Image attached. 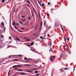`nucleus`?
<instances>
[{
	"label": "nucleus",
	"instance_id": "1",
	"mask_svg": "<svg viewBox=\"0 0 76 76\" xmlns=\"http://www.w3.org/2000/svg\"><path fill=\"white\" fill-rule=\"evenodd\" d=\"M50 61H53L54 60V57L52 56L50 58Z\"/></svg>",
	"mask_w": 76,
	"mask_h": 76
},
{
	"label": "nucleus",
	"instance_id": "2",
	"mask_svg": "<svg viewBox=\"0 0 76 76\" xmlns=\"http://www.w3.org/2000/svg\"><path fill=\"white\" fill-rule=\"evenodd\" d=\"M65 55V53H63L61 54L60 56V57H61V58H62V57H63V58H64V55Z\"/></svg>",
	"mask_w": 76,
	"mask_h": 76
},
{
	"label": "nucleus",
	"instance_id": "3",
	"mask_svg": "<svg viewBox=\"0 0 76 76\" xmlns=\"http://www.w3.org/2000/svg\"><path fill=\"white\" fill-rule=\"evenodd\" d=\"M20 66H22L21 65H15L13 66V68L16 67H19Z\"/></svg>",
	"mask_w": 76,
	"mask_h": 76
},
{
	"label": "nucleus",
	"instance_id": "4",
	"mask_svg": "<svg viewBox=\"0 0 76 76\" xmlns=\"http://www.w3.org/2000/svg\"><path fill=\"white\" fill-rule=\"evenodd\" d=\"M34 42H32L31 43H30V45H34Z\"/></svg>",
	"mask_w": 76,
	"mask_h": 76
},
{
	"label": "nucleus",
	"instance_id": "5",
	"mask_svg": "<svg viewBox=\"0 0 76 76\" xmlns=\"http://www.w3.org/2000/svg\"><path fill=\"white\" fill-rule=\"evenodd\" d=\"M20 75H25V73H20Z\"/></svg>",
	"mask_w": 76,
	"mask_h": 76
},
{
	"label": "nucleus",
	"instance_id": "6",
	"mask_svg": "<svg viewBox=\"0 0 76 76\" xmlns=\"http://www.w3.org/2000/svg\"><path fill=\"white\" fill-rule=\"evenodd\" d=\"M15 38L17 40H18V41H20V39H19L17 37H16Z\"/></svg>",
	"mask_w": 76,
	"mask_h": 76
},
{
	"label": "nucleus",
	"instance_id": "7",
	"mask_svg": "<svg viewBox=\"0 0 76 76\" xmlns=\"http://www.w3.org/2000/svg\"><path fill=\"white\" fill-rule=\"evenodd\" d=\"M1 24L2 25V26H4V23H3V22H2Z\"/></svg>",
	"mask_w": 76,
	"mask_h": 76
},
{
	"label": "nucleus",
	"instance_id": "8",
	"mask_svg": "<svg viewBox=\"0 0 76 76\" xmlns=\"http://www.w3.org/2000/svg\"><path fill=\"white\" fill-rule=\"evenodd\" d=\"M37 26H38V25H36L35 28H34V29H37Z\"/></svg>",
	"mask_w": 76,
	"mask_h": 76
},
{
	"label": "nucleus",
	"instance_id": "9",
	"mask_svg": "<svg viewBox=\"0 0 76 76\" xmlns=\"http://www.w3.org/2000/svg\"><path fill=\"white\" fill-rule=\"evenodd\" d=\"M38 14H39V18H41V15H40V13H39V12H38Z\"/></svg>",
	"mask_w": 76,
	"mask_h": 76
},
{
	"label": "nucleus",
	"instance_id": "10",
	"mask_svg": "<svg viewBox=\"0 0 76 76\" xmlns=\"http://www.w3.org/2000/svg\"><path fill=\"white\" fill-rule=\"evenodd\" d=\"M27 72H29V73H30L31 72H32V71H26Z\"/></svg>",
	"mask_w": 76,
	"mask_h": 76
},
{
	"label": "nucleus",
	"instance_id": "11",
	"mask_svg": "<svg viewBox=\"0 0 76 76\" xmlns=\"http://www.w3.org/2000/svg\"><path fill=\"white\" fill-rule=\"evenodd\" d=\"M24 65L25 66H31V65L29 64H25Z\"/></svg>",
	"mask_w": 76,
	"mask_h": 76
},
{
	"label": "nucleus",
	"instance_id": "12",
	"mask_svg": "<svg viewBox=\"0 0 76 76\" xmlns=\"http://www.w3.org/2000/svg\"><path fill=\"white\" fill-rule=\"evenodd\" d=\"M38 2L39 4H40V6H41V3H40V2H39V1H38Z\"/></svg>",
	"mask_w": 76,
	"mask_h": 76
},
{
	"label": "nucleus",
	"instance_id": "13",
	"mask_svg": "<svg viewBox=\"0 0 76 76\" xmlns=\"http://www.w3.org/2000/svg\"><path fill=\"white\" fill-rule=\"evenodd\" d=\"M9 39H12V37H10L9 38Z\"/></svg>",
	"mask_w": 76,
	"mask_h": 76
},
{
	"label": "nucleus",
	"instance_id": "14",
	"mask_svg": "<svg viewBox=\"0 0 76 76\" xmlns=\"http://www.w3.org/2000/svg\"><path fill=\"white\" fill-rule=\"evenodd\" d=\"M18 71H23L22 69H18Z\"/></svg>",
	"mask_w": 76,
	"mask_h": 76
},
{
	"label": "nucleus",
	"instance_id": "15",
	"mask_svg": "<svg viewBox=\"0 0 76 76\" xmlns=\"http://www.w3.org/2000/svg\"><path fill=\"white\" fill-rule=\"evenodd\" d=\"M38 71H35V73H38Z\"/></svg>",
	"mask_w": 76,
	"mask_h": 76
},
{
	"label": "nucleus",
	"instance_id": "16",
	"mask_svg": "<svg viewBox=\"0 0 76 76\" xmlns=\"http://www.w3.org/2000/svg\"><path fill=\"white\" fill-rule=\"evenodd\" d=\"M13 60H14V61H18V59H14Z\"/></svg>",
	"mask_w": 76,
	"mask_h": 76
},
{
	"label": "nucleus",
	"instance_id": "17",
	"mask_svg": "<svg viewBox=\"0 0 76 76\" xmlns=\"http://www.w3.org/2000/svg\"><path fill=\"white\" fill-rule=\"evenodd\" d=\"M64 39L65 41L66 42V37H64Z\"/></svg>",
	"mask_w": 76,
	"mask_h": 76
},
{
	"label": "nucleus",
	"instance_id": "18",
	"mask_svg": "<svg viewBox=\"0 0 76 76\" xmlns=\"http://www.w3.org/2000/svg\"><path fill=\"white\" fill-rule=\"evenodd\" d=\"M48 5H50V4H51V3H50V2H48Z\"/></svg>",
	"mask_w": 76,
	"mask_h": 76
},
{
	"label": "nucleus",
	"instance_id": "19",
	"mask_svg": "<svg viewBox=\"0 0 76 76\" xmlns=\"http://www.w3.org/2000/svg\"><path fill=\"white\" fill-rule=\"evenodd\" d=\"M27 3H29V4H30V2H29V1H27Z\"/></svg>",
	"mask_w": 76,
	"mask_h": 76
},
{
	"label": "nucleus",
	"instance_id": "20",
	"mask_svg": "<svg viewBox=\"0 0 76 76\" xmlns=\"http://www.w3.org/2000/svg\"><path fill=\"white\" fill-rule=\"evenodd\" d=\"M32 70H37V68H34V69H32Z\"/></svg>",
	"mask_w": 76,
	"mask_h": 76
},
{
	"label": "nucleus",
	"instance_id": "21",
	"mask_svg": "<svg viewBox=\"0 0 76 76\" xmlns=\"http://www.w3.org/2000/svg\"><path fill=\"white\" fill-rule=\"evenodd\" d=\"M40 38H41V39H43V37L41 36L40 37Z\"/></svg>",
	"mask_w": 76,
	"mask_h": 76
},
{
	"label": "nucleus",
	"instance_id": "22",
	"mask_svg": "<svg viewBox=\"0 0 76 76\" xmlns=\"http://www.w3.org/2000/svg\"><path fill=\"white\" fill-rule=\"evenodd\" d=\"M4 1H5V0H2V3H3L4 2Z\"/></svg>",
	"mask_w": 76,
	"mask_h": 76
},
{
	"label": "nucleus",
	"instance_id": "23",
	"mask_svg": "<svg viewBox=\"0 0 76 76\" xmlns=\"http://www.w3.org/2000/svg\"><path fill=\"white\" fill-rule=\"evenodd\" d=\"M18 31H19V32H22V31H20L19 30H18Z\"/></svg>",
	"mask_w": 76,
	"mask_h": 76
},
{
	"label": "nucleus",
	"instance_id": "24",
	"mask_svg": "<svg viewBox=\"0 0 76 76\" xmlns=\"http://www.w3.org/2000/svg\"><path fill=\"white\" fill-rule=\"evenodd\" d=\"M64 70H67L68 69V68H64Z\"/></svg>",
	"mask_w": 76,
	"mask_h": 76
},
{
	"label": "nucleus",
	"instance_id": "25",
	"mask_svg": "<svg viewBox=\"0 0 76 76\" xmlns=\"http://www.w3.org/2000/svg\"><path fill=\"white\" fill-rule=\"evenodd\" d=\"M39 74H36L35 76H39Z\"/></svg>",
	"mask_w": 76,
	"mask_h": 76
},
{
	"label": "nucleus",
	"instance_id": "26",
	"mask_svg": "<svg viewBox=\"0 0 76 76\" xmlns=\"http://www.w3.org/2000/svg\"><path fill=\"white\" fill-rule=\"evenodd\" d=\"M26 41H30V39H26Z\"/></svg>",
	"mask_w": 76,
	"mask_h": 76
},
{
	"label": "nucleus",
	"instance_id": "27",
	"mask_svg": "<svg viewBox=\"0 0 76 76\" xmlns=\"http://www.w3.org/2000/svg\"><path fill=\"white\" fill-rule=\"evenodd\" d=\"M10 70L9 71V72H8V75H9V73H10Z\"/></svg>",
	"mask_w": 76,
	"mask_h": 76
},
{
	"label": "nucleus",
	"instance_id": "28",
	"mask_svg": "<svg viewBox=\"0 0 76 76\" xmlns=\"http://www.w3.org/2000/svg\"><path fill=\"white\" fill-rule=\"evenodd\" d=\"M33 10H34V11L35 13H36V12H35V9H34V8H33Z\"/></svg>",
	"mask_w": 76,
	"mask_h": 76
},
{
	"label": "nucleus",
	"instance_id": "29",
	"mask_svg": "<svg viewBox=\"0 0 76 76\" xmlns=\"http://www.w3.org/2000/svg\"><path fill=\"white\" fill-rule=\"evenodd\" d=\"M51 51V52H53V50H52L50 49V50H49V52H50V51Z\"/></svg>",
	"mask_w": 76,
	"mask_h": 76
},
{
	"label": "nucleus",
	"instance_id": "30",
	"mask_svg": "<svg viewBox=\"0 0 76 76\" xmlns=\"http://www.w3.org/2000/svg\"><path fill=\"white\" fill-rule=\"evenodd\" d=\"M44 6V4H42L41 5V6Z\"/></svg>",
	"mask_w": 76,
	"mask_h": 76
},
{
	"label": "nucleus",
	"instance_id": "31",
	"mask_svg": "<svg viewBox=\"0 0 76 76\" xmlns=\"http://www.w3.org/2000/svg\"><path fill=\"white\" fill-rule=\"evenodd\" d=\"M1 37L2 38H3V35H1Z\"/></svg>",
	"mask_w": 76,
	"mask_h": 76
},
{
	"label": "nucleus",
	"instance_id": "32",
	"mask_svg": "<svg viewBox=\"0 0 76 76\" xmlns=\"http://www.w3.org/2000/svg\"><path fill=\"white\" fill-rule=\"evenodd\" d=\"M26 59H27V58H24L25 60H26Z\"/></svg>",
	"mask_w": 76,
	"mask_h": 76
},
{
	"label": "nucleus",
	"instance_id": "33",
	"mask_svg": "<svg viewBox=\"0 0 76 76\" xmlns=\"http://www.w3.org/2000/svg\"><path fill=\"white\" fill-rule=\"evenodd\" d=\"M42 22H41V27H42Z\"/></svg>",
	"mask_w": 76,
	"mask_h": 76
},
{
	"label": "nucleus",
	"instance_id": "34",
	"mask_svg": "<svg viewBox=\"0 0 76 76\" xmlns=\"http://www.w3.org/2000/svg\"><path fill=\"white\" fill-rule=\"evenodd\" d=\"M31 51H33L34 52V50H32V49H31Z\"/></svg>",
	"mask_w": 76,
	"mask_h": 76
},
{
	"label": "nucleus",
	"instance_id": "35",
	"mask_svg": "<svg viewBox=\"0 0 76 76\" xmlns=\"http://www.w3.org/2000/svg\"><path fill=\"white\" fill-rule=\"evenodd\" d=\"M47 36L48 37H50V34H48Z\"/></svg>",
	"mask_w": 76,
	"mask_h": 76
},
{
	"label": "nucleus",
	"instance_id": "36",
	"mask_svg": "<svg viewBox=\"0 0 76 76\" xmlns=\"http://www.w3.org/2000/svg\"><path fill=\"white\" fill-rule=\"evenodd\" d=\"M31 19V17H29L28 19V20H29V19Z\"/></svg>",
	"mask_w": 76,
	"mask_h": 76
},
{
	"label": "nucleus",
	"instance_id": "37",
	"mask_svg": "<svg viewBox=\"0 0 76 76\" xmlns=\"http://www.w3.org/2000/svg\"><path fill=\"white\" fill-rule=\"evenodd\" d=\"M16 75H17V73H15V74H14V75H13V76H15Z\"/></svg>",
	"mask_w": 76,
	"mask_h": 76
},
{
	"label": "nucleus",
	"instance_id": "38",
	"mask_svg": "<svg viewBox=\"0 0 76 76\" xmlns=\"http://www.w3.org/2000/svg\"><path fill=\"white\" fill-rule=\"evenodd\" d=\"M66 47H67L69 48V47L68 46V45H67V43H66Z\"/></svg>",
	"mask_w": 76,
	"mask_h": 76
},
{
	"label": "nucleus",
	"instance_id": "39",
	"mask_svg": "<svg viewBox=\"0 0 76 76\" xmlns=\"http://www.w3.org/2000/svg\"><path fill=\"white\" fill-rule=\"evenodd\" d=\"M37 34V33H35L33 34V36H34V35H35Z\"/></svg>",
	"mask_w": 76,
	"mask_h": 76
},
{
	"label": "nucleus",
	"instance_id": "40",
	"mask_svg": "<svg viewBox=\"0 0 76 76\" xmlns=\"http://www.w3.org/2000/svg\"><path fill=\"white\" fill-rule=\"evenodd\" d=\"M50 45V47H51V43H50V45Z\"/></svg>",
	"mask_w": 76,
	"mask_h": 76
},
{
	"label": "nucleus",
	"instance_id": "41",
	"mask_svg": "<svg viewBox=\"0 0 76 76\" xmlns=\"http://www.w3.org/2000/svg\"><path fill=\"white\" fill-rule=\"evenodd\" d=\"M28 22H26V25H27V24H28Z\"/></svg>",
	"mask_w": 76,
	"mask_h": 76
},
{
	"label": "nucleus",
	"instance_id": "42",
	"mask_svg": "<svg viewBox=\"0 0 76 76\" xmlns=\"http://www.w3.org/2000/svg\"><path fill=\"white\" fill-rule=\"evenodd\" d=\"M15 29H17L18 28L17 27H16V26H15Z\"/></svg>",
	"mask_w": 76,
	"mask_h": 76
},
{
	"label": "nucleus",
	"instance_id": "43",
	"mask_svg": "<svg viewBox=\"0 0 76 76\" xmlns=\"http://www.w3.org/2000/svg\"><path fill=\"white\" fill-rule=\"evenodd\" d=\"M21 29H24V28H21Z\"/></svg>",
	"mask_w": 76,
	"mask_h": 76
},
{
	"label": "nucleus",
	"instance_id": "44",
	"mask_svg": "<svg viewBox=\"0 0 76 76\" xmlns=\"http://www.w3.org/2000/svg\"><path fill=\"white\" fill-rule=\"evenodd\" d=\"M32 16L33 17H34V15L33 14V13H32Z\"/></svg>",
	"mask_w": 76,
	"mask_h": 76
},
{
	"label": "nucleus",
	"instance_id": "45",
	"mask_svg": "<svg viewBox=\"0 0 76 76\" xmlns=\"http://www.w3.org/2000/svg\"><path fill=\"white\" fill-rule=\"evenodd\" d=\"M19 22H20V23L21 24H22V23L21 22L19 21Z\"/></svg>",
	"mask_w": 76,
	"mask_h": 76
},
{
	"label": "nucleus",
	"instance_id": "46",
	"mask_svg": "<svg viewBox=\"0 0 76 76\" xmlns=\"http://www.w3.org/2000/svg\"><path fill=\"white\" fill-rule=\"evenodd\" d=\"M18 68H15V70H16V69H18Z\"/></svg>",
	"mask_w": 76,
	"mask_h": 76
},
{
	"label": "nucleus",
	"instance_id": "47",
	"mask_svg": "<svg viewBox=\"0 0 76 76\" xmlns=\"http://www.w3.org/2000/svg\"><path fill=\"white\" fill-rule=\"evenodd\" d=\"M19 57H20V56H21V55H18Z\"/></svg>",
	"mask_w": 76,
	"mask_h": 76
},
{
	"label": "nucleus",
	"instance_id": "48",
	"mask_svg": "<svg viewBox=\"0 0 76 76\" xmlns=\"http://www.w3.org/2000/svg\"><path fill=\"white\" fill-rule=\"evenodd\" d=\"M5 29H6V28L5 27H4V31H5Z\"/></svg>",
	"mask_w": 76,
	"mask_h": 76
},
{
	"label": "nucleus",
	"instance_id": "49",
	"mask_svg": "<svg viewBox=\"0 0 76 76\" xmlns=\"http://www.w3.org/2000/svg\"><path fill=\"white\" fill-rule=\"evenodd\" d=\"M22 18H25V16H22Z\"/></svg>",
	"mask_w": 76,
	"mask_h": 76
},
{
	"label": "nucleus",
	"instance_id": "50",
	"mask_svg": "<svg viewBox=\"0 0 76 76\" xmlns=\"http://www.w3.org/2000/svg\"><path fill=\"white\" fill-rule=\"evenodd\" d=\"M35 62L36 63H38V61H35Z\"/></svg>",
	"mask_w": 76,
	"mask_h": 76
},
{
	"label": "nucleus",
	"instance_id": "51",
	"mask_svg": "<svg viewBox=\"0 0 76 76\" xmlns=\"http://www.w3.org/2000/svg\"><path fill=\"white\" fill-rule=\"evenodd\" d=\"M12 25L14 26V23H12Z\"/></svg>",
	"mask_w": 76,
	"mask_h": 76
},
{
	"label": "nucleus",
	"instance_id": "52",
	"mask_svg": "<svg viewBox=\"0 0 76 76\" xmlns=\"http://www.w3.org/2000/svg\"><path fill=\"white\" fill-rule=\"evenodd\" d=\"M34 26H33L31 28V29H32V28H34Z\"/></svg>",
	"mask_w": 76,
	"mask_h": 76
},
{
	"label": "nucleus",
	"instance_id": "53",
	"mask_svg": "<svg viewBox=\"0 0 76 76\" xmlns=\"http://www.w3.org/2000/svg\"><path fill=\"white\" fill-rule=\"evenodd\" d=\"M19 23H17V25H19Z\"/></svg>",
	"mask_w": 76,
	"mask_h": 76
},
{
	"label": "nucleus",
	"instance_id": "54",
	"mask_svg": "<svg viewBox=\"0 0 76 76\" xmlns=\"http://www.w3.org/2000/svg\"><path fill=\"white\" fill-rule=\"evenodd\" d=\"M64 48V50H65V51H66V50L65 49V48Z\"/></svg>",
	"mask_w": 76,
	"mask_h": 76
},
{
	"label": "nucleus",
	"instance_id": "55",
	"mask_svg": "<svg viewBox=\"0 0 76 76\" xmlns=\"http://www.w3.org/2000/svg\"><path fill=\"white\" fill-rule=\"evenodd\" d=\"M61 27L62 29H63V27H62V26H61Z\"/></svg>",
	"mask_w": 76,
	"mask_h": 76
},
{
	"label": "nucleus",
	"instance_id": "56",
	"mask_svg": "<svg viewBox=\"0 0 76 76\" xmlns=\"http://www.w3.org/2000/svg\"><path fill=\"white\" fill-rule=\"evenodd\" d=\"M67 40H68V41H69V39L67 38Z\"/></svg>",
	"mask_w": 76,
	"mask_h": 76
},
{
	"label": "nucleus",
	"instance_id": "57",
	"mask_svg": "<svg viewBox=\"0 0 76 76\" xmlns=\"http://www.w3.org/2000/svg\"><path fill=\"white\" fill-rule=\"evenodd\" d=\"M62 31H63V32H64V30H63V28H62Z\"/></svg>",
	"mask_w": 76,
	"mask_h": 76
},
{
	"label": "nucleus",
	"instance_id": "58",
	"mask_svg": "<svg viewBox=\"0 0 76 76\" xmlns=\"http://www.w3.org/2000/svg\"><path fill=\"white\" fill-rule=\"evenodd\" d=\"M11 57V56H9V57Z\"/></svg>",
	"mask_w": 76,
	"mask_h": 76
},
{
	"label": "nucleus",
	"instance_id": "59",
	"mask_svg": "<svg viewBox=\"0 0 76 76\" xmlns=\"http://www.w3.org/2000/svg\"><path fill=\"white\" fill-rule=\"evenodd\" d=\"M49 14H48V16H49Z\"/></svg>",
	"mask_w": 76,
	"mask_h": 76
},
{
	"label": "nucleus",
	"instance_id": "60",
	"mask_svg": "<svg viewBox=\"0 0 76 76\" xmlns=\"http://www.w3.org/2000/svg\"><path fill=\"white\" fill-rule=\"evenodd\" d=\"M36 41H40V40H37Z\"/></svg>",
	"mask_w": 76,
	"mask_h": 76
},
{
	"label": "nucleus",
	"instance_id": "61",
	"mask_svg": "<svg viewBox=\"0 0 76 76\" xmlns=\"http://www.w3.org/2000/svg\"><path fill=\"white\" fill-rule=\"evenodd\" d=\"M9 47H10V46H8L7 48H9Z\"/></svg>",
	"mask_w": 76,
	"mask_h": 76
},
{
	"label": "nucleus",
	"instance_id": "62",
	"mask_svg": "<svg viewBox=\"0 0 76 76\" xmlns=\"http://www.w3.org/2000/svg\"><path fill=\"white\" fill-rule=\"evenodd\" d=\"M22 20L23 21V20H24L23 19H22Z\"/></svg>",
	"mask_w": 76,
	"mask_h": 76
},
{
	"label": "nucleus",
	"instance_id": "63",
	"mask_svg": "<svg viewBox=\"0 0 76 76\" xmlns=\"http://www.w3.org/2000/svg\"><path fill=\"white\" fill-rule=\"evenodd\" d=\"M28 60H30V59L29 58L28 59Z\"/></svg>",
	"mask_w": 76,
	"mask_h": 76
},
{
	"label": "nucleus",
	"instance_id": "64",
	"mask_svg": "<svg viewBox=\"0 0 76 76\" xmlns=\"http://www.w3.org/2000/svg\"><path fill=\"white\" fill-rule=\"evenodd\" d=\"M28 46H30V45H28Z\"/></svg>",
	"mask_w": 76,
	"mask_h": 76
}]
</instances>
